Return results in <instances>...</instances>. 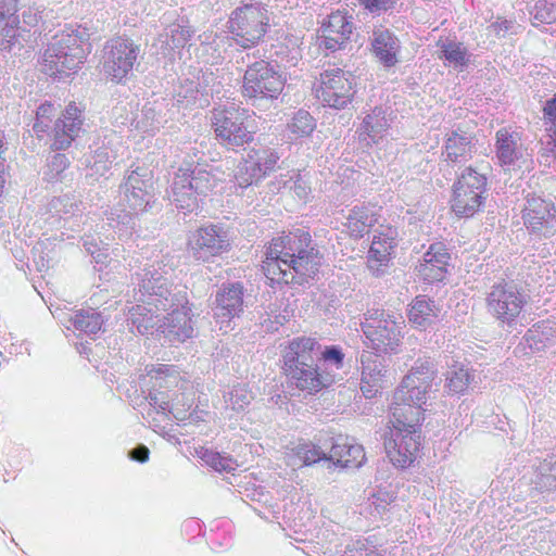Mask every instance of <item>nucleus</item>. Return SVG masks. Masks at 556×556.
Returning <instances> with one entry per match:
<instances>
[{
	"mask_svg": "<svg viewBox=\"0 0 556 556\" xmlns=\"http://www.w3.org/2000/svg\"><path fill=\"white\" fill-rule=\"evenodd\" d=\"M172 269L162 261L146 263L136 273V305L129 308L128 321L140 334L161 332L169 342H184L194 332L186 294L174 291L168 276Z\"/></svg>",
	"mask_w": 556,
	"mask_h": 556,
	"instance_id": "obj_1",
	"label": "nucleus"
},
{
	"mask_svg": "<svg viewBox=\"0 0 556 556\" xmlns=\"http://www.w3.org/2000/svg\"><path fill=\"white\" fill-rule=\"evenodd\" d=\"M437 376V366L430 357L418 358L393 394L384 448L396 467H409L419 455L422 405Z\"/></svg>",
	"mask_w": 556,
	"mask_h": 556,
	"instance_id": "obj_2",
	"label": "nucleus"
},
{
	"mask_svg": "<svg viewBox=\"0 0 556 556\" xmlns=\"http://www.w3.org/2000/svg\"><path fill=\"white\" fill-rule=\"evenodd\" d=\"M320 265L312 247L311 236L304 229L273 239L263 262L265 276L274 283H301L313 277Z\"/></svg>",
	"mask_w": 556,
	"mask_h": 556,
	"instance_id": "obj_3",
	"label": "nucleus"
},
{
	"mask_svg": "<svg viewBox=\"0 0 556 556\" xmlns=\"http://www.w3.org/2000/svg\"><path fill=\"white\" fill-rule=\"evenodd\" d=\"M153 174L147 166L131 167L119 185L117 206L106 213L109 225L119 238H126L137 227L136 218L155 203Z\"/></svg>",
	"mask_w": 556,
	"mask_h": 556,
	"instance_id": "obj_4",
	"label": "nucleus"
},
{
	"mask_svg": "<svg viewBox=\"0 0 556 556\" xmlns=\"http://www.w3.org/2000/svg\"><path fill=\"white\" fill-rule=\"evenodd\" d=\"M90 51L88 29L80 25L65 26L48 42L41 56V70L49 76H68L80 68Z\"/></svg>",
	"mask_w": 556,
	"mask_h": 556,
	"instance_id": "obj_5",
	"label": "nucleus"
},
{
	"mask_svg": "<svg viewBox=\"0 0 556 556\" xmlns=\"http://www.w3.org/2000/svg\"><path fill=\"white\" fill-rule=\"evenodd\" d=\"M147 374L150 378L152 390L148 400L157 413H169L178 421L186 420L193 405L192 393H187V382L182 381L174 366L152 365Z\"/></svg>",
	"mask_w": 556,
	"mask_h": 556,
	"instance_id": "obj_6",
	"label": "nucleus"
},
{
	"mask_svg": "<svg viewBox=\"0 0 556 556\" xmlns=\"http://www.w3.org/2000/svg\"><path fill=\"white\" fill-rule=\"evenodd\" d=\"M318 350L319 343L316 339L299 337L291 340L283 351L286 375L302 391L318 392L333 381L331 375L320 371L315 364Z\"/></svg>",
	"mask_w": 556,
	"mask_h": 556,
	"instance_id": "obj_7",
	"label": "nucleus"
},
{
	"mask_svg": "<svg viewBox=\"0 0 556 556\" xmlns=\"http://www.w3.org/2000/svg\"><path fill=\"white\" fill-rule=\"evenodd\" d=\"M220 172L207 165L180 167L173 178L168 197L177 210L197 212L200 202L207 197L220 180Z\"/></svg>",
	"mask_w": 556,
	"mask_h": 556,
	"instance_id": "obj_8",
	"label": "nucleus"
},
{
	"mask_svg": "<svg viewBox=\"0 0 556 556\" xmlns=\"http://www.w3.org/2000/svg\"><path fill=\"white\" fill-rule=\"evenodd\" d=\"M404 317L401 313L375 308L367 312L362 330L365 344L380 354H396L403 339Z\"/></svg>",
	"mask_w": 556,
	"mask_h": 556,
	"instance_id": "obj_9",
	"label": "nucleus"
},
{
	"mask_svg": "<svg viewBox=\"0 0 556 556\" xmlns=\"http://www.w3.org/2000/svg\"><path fill=\"white\" fill-rule=\"evenodd\" d=\"M269 15L266 7L260 2L237 8L228 21L232 39L243 48L257 45L267 33Z\"/></svg>",
	"mask_w": 556,
	"mask_h": 556,
	"instance_id": "obj_10",
	"label": "nucleus"
},
{
	"mask_svg": "<svg viewBox=\"0 0 556 556\" xmlns=\"http://www.w3.org/2000/svg\"><path fill=\"white\" fill-rule=\"evenodd\" d=\"M488 313L498 323L507 326L516 324L527 304V295L513 280L501 279L486 292Z\"/></svg>",
	"mask_w": 556,
	"mask_h": 556,
	"instance_id": "obj_11",
	"label": "nucleus"
},
{
	"mask_svg": "<svg viewBox=\"0 0 556 556\" xmlns=\"http://www.w3.org/2000/svg\"><path fill=\"white\" fill-rule=\"evenodd\" d=\"M488 179L473 167H466L453 186L452 210L459 217H471L486 199Z\"/></svg>",
	"mask_w": 556,
	"mask_h": 556,
	"instance_id": "obj_12",
	"label": "nucleus"
},
{
	"mask_svg": "<svg viewBox=\"0 0 556 556\" xmlns=\"http://www.w3.org/2000/svg\"><path fill=\"white\" fill-rule=\"evenodd\" d=\"M286 78L269 62L260 60L248 66L243 76L242 94L253 101L275 100L282 92Z\"/></svg>",
	"mask_w": 556,
	"mask_h": 556,
	"instance_id": "obj_13",
	"label": "nucleus"
},
{
	"mask_svg": "<svg viewBox=\"0 0 556 556\" xmlns=\"http://www.w3.org/2000/svg\"><path fill=\"white\" fill-rule=\"evenodd\" d=\"M141 53L140 45L126 37H115L103 48L102 66L104 74L115 83H122L132 74Z\"/></svg>",
	"mask_w": 556,
	"mask_h": 556,
	"instance_id": "obj_14",
	"label": "nucleus"
},
{
	"mask_svg": "<svg viewBox=\"0 0 556 556\" xmlns=\"http://www.w3.org/2000/svg\"><path fill=\"white\" fill-rule=\"evenodd\" d=\"M245 111L235 103L215 108L212 112V126L219 142L229 148L241 147L252 141L253 135L244 125Z\"/></svg>",
	"mask_w": 556,
	"mask_h": 556,
	"instance_id": "obj_15",
	"label": "nucleus"
},
{
	"mask_svg": "<svg viewBox=\"0 0 556 556\" xmlns=\"http://www.w3.org/2000/svg\"><path fill=\"white\" fill-rule=\"evenodd\" d=\"M316 97L329 108L344 109L353 97V76L341 68H329L320 74Z\"/></svg>",
	"mask_w": 556,
	"mask_h": 556,
	"instance_id": "obj_16",
	"label": "nucleus"
},
{
	"mask_svg": "<svg viewBox=\"0 0 556 556\" xmlns=\"http://www.w3.org/2000/svg\"><path fill=\"white\" fill-rule=\"evenodd\" d=\"M523 225L538 238H551L556 233V206L551 200L538 195L528 197L522 210Z\"/></svg>",
	"mask_w": 556,
	"mask_h": 556,
	"instance_id": "obj_17",
	"label": "nucleus"
},
{
	"mask_svg": "<svg viewBox=\"0 0 556 556\" xmlns=\"http://www.w3.org/2000/svg\"><path fill=\"white\" fill-rule=\"evenodd\" d=\"M278 160V154L270 148H253L237 167L236 184L247 188L257 182L275 169Z\"/></svg>",
	"mask_w": 556,
	"mask_h": 556,
	"instance_id": "obj_18",
	"label": "nucleus"
},
{
	"mask_svg": "<svg viewBox=\"0 0 556 556\" xmlns=\"http://www.w3.org/2000/svg\"><path fill=\"white\" fill-rule=\"evenodd\" d=\"M244 287L241 282H224L215 295L214 319L219 330L227 331L230 321L243 313Z\"/></svg>",
	"mask_w": 556,
	"mask_h": 556,
	"instance_id": "obj_19",
	"label": "nucleus"
},
{
	"mask_svg": "<svg viewBox=\"0 0 556 556\" xmlns=\"http://www.w3.org/2000/svg\"><path fill=\"white\" fill-rule=\"evenodd\" d=\"M229 248L227 231L215 225L199 228L190 239V249L197 260L208 261L227 252Z\"/></svg>",
	"mask_w": 556,
	"mask_h": 556,
	"instance_id": "obj_20",
	"label": "nucleus"
},
{
	"mask_svg": "<svg viewBox=\"0 0 556 556\" xmlns=\"http://www.w3.org/2000/svg\"><path fill=\"white\" fill-rule=\"evenodd\" d=\"M174 104L170 99H154L147 101L141 112L135 118V128L140 132L154 136L169 119L174 117Z\"/></svg>",
	"mask_w": 556,
	"mask_h": 556,
	"instance_id": "obj_21",
	"label": "nucleus"
},
{
	"mask_svg": "<svg viewBox=\"0 0 556 556\" xmlns=\"http://www.w3.org/2000/svg\"><path fill=\"white\" fill-rule=\"evenodd\" d=\"M361 365V390L365 397L371 399L387 382V365L376 351H363Z\"/></svg>",
	"mask_w": 556,
	"mask_h": 556,
	"instance_id": "obj_22",
	"label": "nucleus"
},
{
	"mask_svg": "<svg viewBox=\"0 0 556 556\" xmlns=\"http://www.w3.org/2000/svg\"><path fill=\"white\" fill-rule=\"evenodd\" d=\"M351 18L340 11L331 13L319 29V48L331 52L340 50L352 34Z\"/></svg>",
	"mask_w": 556,
	"mask_h": 556,
	"instance_id": "obj_23",
	"label": "nucleus"
},
{
	"mask_svg": "<svg viewBox=\"0 0 556 556\" xmlns=\"http://www.w3.org/2000/svg\"><path fill=\"white\" fill-rule=\"evenodd\" d=\"M84 119L81 109L75 103H70L63 116L54 124L52 149L54 151L67 149L83 130Z\"/></svg>",
	"mask_w": 556,
	"mask_h": 556,
	"instance_id": "obj_24",
	"label": "nucleus"
},
{
	"mask_svg": "<svg viewBox=\"0 0 556 556\" xmlns=\"http://www.w3.org/2000/svg\"><path fill=\"white\" fill-rule=\"evenodd\" d=\"M125 151L126 148L118 136L112 134L105 137L102 146L98 147L92 151L91 155L86 157V164L90 169L88 175L96 177V179L105 175L113 163L124 155Z\"/></svg>",
	"mask_w": 556,
	"mask_h": 556,
	"instance_id": "obj_25",
	"label": "nucleus"
},
{
	"mask_svg": "<svg viewBox=\"0 0 556 556\" xmlns=\"http://www.w3.org/2000/svg\"><path fill=\"white\" fill-rule=\"evenodd\" d=\"M496 157L502 166H517L526 162L529 156L523 148L519 132L503 128L496 132Z\"/></svg>",
	"mask_w": 556,
	"mask_h": 556,
	"instance_id": "obj_26",
	"label": "nucleus"
},
{
	"mask_svg": "<svg viewBox=\"0 0 556 556\" xmlns=\"http://www.w3.org/2000/svg\"><path fill=\"white\" fill-rule=\"evenodd\" d=\"M450 254L442 242L432 243L416 267L418 276L429 283L442 281L446 275Z\"/></svg>",
	"mask_w": 556,
	"mask_h": 556,
	"instance_id": "obj_27",
	"label": "nucleus"
},
{
	"mask_svg": "<svg viewBox=\"0 0 556 556\" xmlns=\"http://www.w3.org/2000/svg\"><path fill=\"white\" fill-rule=\"evenodd\" d=\"M395 247V229L387 227L374 236L368 252V267L375 275L378 276L382 273L381 267L388 265Z\"/></svg>",
	"mask_w": 556,
	"mask_h": 556,
	"instance_id": "obj_28",
	"label": "nucleus"
},
{
	"mask_svg": "<svg viewBox=\"0 0 556 556\" xmlns=\"http://www.w3.org/2000/svg\"><path fill=\"white\" fill-rule=\"evenodd\" d=\"M329 463L341 468H359L365 459L362 445L352 443L348 438H338L329 450Z\"/></svg>",
	"mask_w": 556,
	"mask_h": 556,
	"instance_id": "obj_29",
	"label": "nucleus"
},
{
	"mask_svg": "<svg viewBox=\"0 0 556 556\" xmlns=\"http://www.w3.org/2000/svg\"><path fill=\"white\" fill-rule=\"evenodd\" d=\"M371 47L375 56L384 67H392L399 62L401 43L389 29L382 27L374 29Z\"/></svg>",
	"mask_w": 556,
	"mask_h": 556,
	"instance_id": "obj_30",
	"label": "nucleus"
},
{
	"mask_svg": "<svg viewBox=\"0 0 556 556\" xmlns=\"http://www.w3.org/2000/svg\"><path fill=\"white\" fill-rule=\"evenodd\" d=\"M477 152V141L475 138L464 131H452L445 141L444 152L445 161L454 164H465L472 159Z\"/></svg>",
	"mask_w": 556,
	"mask_h": 556,
	"instance_id": "obj_31",
	"label": "nucleus"
},
{
	"mask_svg": "<svg viewBox=\"0 0 556 556\" xmlns=\"http://www.w3.org/2000/svg\"><path fill=\"white\" fill-rule=\"evenodd\" d=\"M375 223H377L375 207L365 204L354 205L346 216V227L350 235L355 238H362Z\"/></svg>",
	"mask_w": 556,
	"mask_h": 556,
	"instance_id": "obj_32",
	"label": "nucleus"
},
{
	"mask_svg": "<svg viewBox=\"0 0 556 556\" xmlns=\"http://www.w3.org/2000/svg\"><path fill=\"white\" fill-rule=\"evenodd\" d=\"M191 36L192 30L189 27L172 24L159 35L156 43L160 46L161 53L167 56L170 52L184 48Z\"/></svg>",
	"mask_w": 556,
	"mask_h": 556,
	"instance_id": "obj_33",
	"label": "nucleus"
},
{
	"mask_svg": "<svg viewBox=\"0 0 556 556\" xmlns=\"http://www.w3.org/2000/svg\"><path fill=\"white\" fill-rule=\"evenodd\" d=\"M438 316V307L433 300L418 295L408 309V320L417 328H427Z\"/></svg>",
	"mask_w": 556,
	"mask_h": 556,
	"instance_id": "obj_34",
	"label": "nucleus"
},
{
	"mask_svg": "<svg viewBox=\"0 0 556 556\" xmlns=\"http://www.w3.org/2000/svg\"><path fill=\"white\" fill-rule=\"evenodd\" d=\"M533 472L529 477V482L535 490L541 492L556 488V456L551 455L539 464L532 465Z\"/></svg>",
	"mask_w": 556,
	"mask_h": 556,
	"instance_id": "obj_35",
	"label": "nucleus"
},
{
	"mask_svg": "<svg viewBox=\"0 0 556 556\" xmlns=\"http://www.w3.org/2000/svg\"><path fill=\"white\" fill-rule=\"evenodd\" d=\"M289 456V465L293 467L311 466L323 459L329 462V452L327 453L324 448L311 442L298 444Z\"/></svg>",
	"mask_w": 556,
	"mask_h": 556,
	"instance_id": "obj_36",
	"label": "nucleus"
},
{
	"mask_svg": "<svg viewBox=\"0 0 556 556\" xmlns=\"http://www.w3.org/2000/svg\"><path fill=\"white\" fill-rule=\"evenodd\" d=\"M439 58L455 68L464 67L469 62V53L462 42L445 38L437 42Z\"/></svg>",
	"mask_w": 556,
	"mask_h": 556,
	"instance_id": "obj_37",
	"label": "nucleus"
},
{
	"mask_svg": "<svg viewBox=\"0 0 556 556\" xmlns=\"http://www.w3.org/2000/svg\"><path fill=\"white\" fill-rule=\"evenodd\" d=\"M390 127L389 118L382 108H375L364 117L361 126V136L366 135L372 142L383 138Z\"/></svg>",
	"mask_w": 556,
	"mask_h": 556,
	"instance_id": "obj_38",
	"label": "nucleus"
},
{
	"mask_svg": "<svg viewBox=\"0 0 556 556\" xmlns=\"http://www.w3.org/2000/svg\"><path fill=\"white\" fill-rule=\"evenodd\" d=\"M556 339V321L541 320L534 324L526 333L525 340L533 350H542Z\"/></svg>",
	"mask_w": 556,
	"mask_h": 556,
	"instance_id": "obj_39",
	"label": "nucleus"
},
{
	"mask_svg": "<svg viewBox=\"0 0 556 556\" xmlns=\"http://www.w3.org/2000/svg\"><path fill=\"white\" fill-rule=\"evenodd\" d=\"M70 323L74 330L87 336L97 334L103 325V319L100 313L93 308L79 309L74 313L70 318Z\"/></svg>",
	"mask_w": 556,
	"mask_h": 556,
	"instance_id": "obj_40",
	"label": "nucleus"
},
{
	"mask_svg": "<svg viewBox=\"0 0 556 556\" xmlns=\"http://www.w3.org/2000/svg\"><path fill=\"white\" fill-rule=\"evenodd\" d=\"M203 93L198 89V83L193 80H186L180 85L174 100H170V105L178 108H188L198 104L204 106L208 104L207 99H202Z\"/></svg>",
	"mask_w": 556,
	"mask_h": 556,
	"instance_id": "obj_41",
	"label": "nucleus"
},
{
	"mask_svg": "<svg viewBox=\"0 0 556 556\" xmlns=\"http://www.w3.org/2000/svg\"><path fill=\"white\" fill-rule=\"evenodd\" d=\"M473 380V375L464 365H453L446 372L445 388L450 394H463Z\"/></svg>",
	"mask_w": 556,
	"mask_h": 556,
	"instance_id": "obj_42",
	"label": "nucleus"
},
{
	"mask_svg": "<svg viewBox=\"0 0 556 556\" xmlns=\"http://www.w3.org/2000/svg\"><path fill=\"white\" fill-rule=\"evenodd\" d=\"M81 203L74 195L55 197L49 202V213L59 219H68L81 212Z\"/></svg>",
	"mask_w": 556,
	"mask_h": 556,
	"instance_id": "obj_43",
	"label": "nucleus"
},
{
	"mask_svg": "<svg viewBox=\"0 0 556 556\" xmlns=\"http://www.w3.org/2000/svg\"><path fill=\"white\" fill-rule=\"evenodd\" d=\"M199 457L211 468L218 472H232L237 468V462L232 459L230 456L226 454H220L219 452L201 448L199 452Z\"/></svg>",
	"mask_w": 556,
	"mask_h": 556,
	"instance_id": "obj_44",
	"label": "nucleus"
},
{
	"mask_svg": "<svg viewBox=\"0 0 556 556\" xmlns=\"http://www.w3.org/2000/svg\"><path fill=\"white\" fill-rule=\"evenodd\" d=\"M226 409L233 412H241L253 400V394L247 389L245 386L238 384L233 386L232 389L224 395Z\"/></svg>",
	"mask_w": 556,
	"mask_h": 556,
	"instance_id": "obj_45",
	"label": "nucleus"
},
{
	"mask_svg": "<svg viewBox=\"0 0 556 556\" xmlns=\"http://www.w3.org/2000/svg\"><path fill=\"white\" fill-rule=\"evenodd\" d=\"M288 127L295 138H302L309 136L313 132L316 127V123L307 111L299 110L292 117Z\"/></svg>",
	"mask_w": 556,
	"mask_h": 556,
	"instance_id": "obj_46",
	"label": "nucleus"
},
{
	"mask_svg": "<svg viewBox=\"0 0 556 556\" xmlns=\"http://www.w3.org/2000/svg\"><path fill=\"white\" fill-rule=\"evenodd\" d=\"M285 188L293 191L294 194L303 201H306L311 193V185L307 173L291 172L290 177L283 184Z\"/></svg>",
	"mask_w": 556,
	"mask_h": 556,
	"instance_id": "obj_47",
	"label": "nucleus"
},
{
	"mask_svg": "<svg viewBox=\"0 0 556 556\" xmlns=\"http://www.w3.org/2000/svg\"><path fill=\"white\" fill-rule=\"evenodd\" d=\"M58 112V108H55L51 103H42L36 111V119L33 125V129L37 134H45L50 129L53 117Z\"/></svg>",
	"mask_w": 556,
	"mask_h": 556,
	"instance_id": "obj_48",
	"label": "nucleus"
},
{
	"mask_svg": "<svg viewBox=\"0 0 556 556\" xmlns=\"http://www.w3.org/2000/svg\"><path fill=\"white\" fill-rule=\"evenodd\" d=\"M5 24L1 29L0 36V49L1 50H11L12 47L15 45V41H17V38L21 37V34L18 33L20 29H22L18 24L20 20L18 17H11L10 20H4Z\"/></svg>",
	"mask_w": 556,
	"mask_h": 556,
	"instance_id": "obj_49",
	"label": "nucleus"
},
{
	"mask_svg": "<svg viewBox=\"0 0 556 556\" xmlns=\"http://www.w3.org/2000/svg\"><path fill=\"white\" fill-rule=\"evenodd\" d=\"M318 355H320V359L326 365L334 367L336 369H341L344 365L345 355L340 346L330 345L321 349V345L319 344L317 356Z\"/></svg>",
	"mask_w": 556,
	"mask_h": 556,
	"instance_id": "obj_50",
	"label": "nucleus"
},
{
	"mask_svg": "<svg viewBox=\"0 0 556 556\" xmlns=\"http://www.w3.org/2000/svg\"><path fill=\"white\" fill-rule=\"evenodd\" d=\"M531 14H533L536 21L551 24L556 20V8L552 0L551 2H547L546 0H536Z\"/></svg>",
	"mask_w": 556,
	"mask_h": 556,
	"instance_id": "obj_51",
	"label": "nucleus"
},
{
	"mask_svg": "<svg viewBox=\"0 0 556 556\" xmlns=\"http://www.w3.org/2000/svg\"><path fill=\"white\" fill-rule=\"evenodd\" d=\"M68 166V159L65 154H54L48 163L47 177L49 180L56 179L58 176Z\"/></svg>",
	"mask_w": 556,
	"mask_h": 556,
	"instance_id": "obj_52",
	"label": "nucleus"
},
{
	"mask_svg": "<svg viewBox=\"0 0 556 556\" xmlns=\"http://www.w3.org/2000/svg\"><path fill=\"white\" fill-rule=\"evenodd\" d=\"M101 245L96 241V239L87 238L84 240L85 250L94 258L97 263H104L108 258V248H104V243L100 241ZM108 245V243H105Z\"/></svg>",
	"mask_w": 556,
	"mask_h": 556,
	"instance_id": "obj_53",
	"label": "nucleus"
},
{
	"mask_svg": "<svg viewBox=\"0 0 556 556\" xmlns=\"http://www.w3.org/2000/svg\"><path fill=\"white\" fill-rule=\"evenodd\" d=\"M248 497L251 498V501L263 503L264 505L268 506V513L271 515L273 518H278L279 510L276 509L277 505H273L269 503L270 495L268 492H266L263 488H256L251 491V493L247 494Z\"/></svg>",
	"mask_w": 556,
	"mask_h": 556,
	"instance_id": "obj_54",
	"label": "nucleus"
},
{
	"mask_svg": "<svg viewBox=\"0 0 556 556\" xmlns=\"http://www.w3.org/2000/svg\"><path fill=\"white\" fill-rule=\"evenodd\" d=\"M361 2L370 13L380 14L391 9L396 0H361Z\"/></svg>",
	"mask_w": 556,
	"mask_h": 556,
	"instance_id": "obj_55",
	"label": "nucleus"
},
{
	"mask_svg": "<svg viewBox=\"0 0 556 556\" xmlns=\"http://www.w3.org/2000/svg\"><path fill=\"white\" fill-rule=\"evenodd\" d=\"M514 23L505 18H497L489 27V31L496 37H504L506 34L513 31Z\"/></svg>",
	"mask_w": 556,
	"mask_h": 556,
	"instance_id": "obj_56",
	"label": "nucleus"
},
{
	"mask_svg": "<svg viewBox=\"0 0 556 556\" xmlns=\"http://www.w3.org/2000/svg\"><path fill=\"white\" fill-rule=\"evenodd\" d=\"M17 0H0V22L17 17Z\"/></svg>",
	"mask_w": 556,
	"mask_h": 556,
	"instance_id": "obj_57",
	"label": "nucleus"
},
{
	"mask_svg": "<svg viewBox=\"0 0 556 556\" xmlns=\"http://www.w3.org/2000/svg\"><path fill=\"white\" fill-rule=\"evenodd\" d=\"M128 455L132 460L138 463H146L149 459L150 451L146 445L140 444L130 450Z\"/></svg>",
	"mask_w": 556,
	"mask_h": 556,
	"instance_id": "obj_58",
	"label": "nucleus"
},
{
	"mask_svg": "<svg viewBox=\"0 0 556 556\" xmlns=\"http://www.w3.org/2000/svg\"><path fill=\"white\" fill-rule=\"evenodd\" d=\"M23 24L33 27L39 22L40 15L37 9L28 8L22 13Z\"/></svg>",
	"mask_w": 556,
	"mask_h": 556,
	"instance_id": "obj_59",
	"label": "nucleus"
},
{
	"mask_svg": "<svg viewBox=\"0 0 556 556\" xmlns=\"http://www.w3.org/2000/svg\"><path fill=\"white\" fill-rule=\"evenodd\" d=\"M23 348H24V351L29 354V343L28 342H22L20 345H17L15 342H12L11 343V349H10V353L11 354H22L23 353Z\"/></svg>",
	"mask_w": 556,
	"mask_h": 556,
	"instance_id": "obj_60",
	"label": "nucleus"
},
{
	"mask_svg": "<svg viewBox=\"0 0 556 556\" xmlns=\"http://www.w3.org/2000/svg\"><path fill=\"white\" fill-rule=\"evenodd\" d=\"M4 182V164L3 161H0V195L3 193Z\"/></svg>",
	"mask_w": 556,
	"mask_h": 556,
	"instance_id": "obj_61",
	"label": "nucleus"
},
{
	"mask_svg": "<svg viewBox=\"0 0 556 556\" xmlns=\"http://www.w3.org/2000/svg\"><path fill=\"white\" fill-rule=\"evenodd\" d=\"M36 264L39 271H42L43 269L48 268V265L45 263L43 257H40V261L36 262Z\"/></svg>",
	"mask_w": 556,
	"mask_h": 556,
	"instance_id": "obj_62",
	"label": "nucleus"
},
{
	"mask_svg": "<svg viewBox=\"0 0 556 556\" xmlns=\"http://www.w3.org/2000/svg\"><path fill=\"white\" fill-rule=\"evenodd\" d=\"M258 514H260V516H262L263 518H265V519H269V515H267L265 511H264V513L260 511Z\"/></svg>",
	"mask_w": 556,
	"mask_h": 556,
	"instance_id": "obj_63",
	"label": "nucleus"
},
{
	"mask_svg": "<svg viewBox=\"0 0 556 556\" xmlns=\"http://www.w3.org/2000/svg\"><path fill=\"white\" fill-rule=\"evenodd\" d=\"M553 1V4H555V8H556V0H552Z\"/></svg>",
	"mask_w": 556,
	"mask_h": 556,
	"instance_id": "obj_64",
	"label": "nucleus"
}]
</instances>
